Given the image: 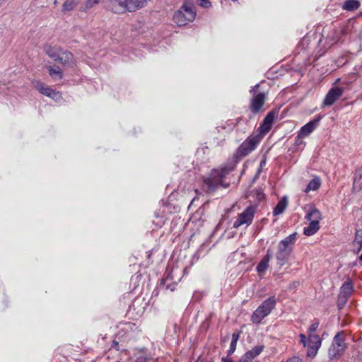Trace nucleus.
Returning <instances> with one entry per match:
<instances>
[{
    "label": "nucleus",
    "instance_id": "obj_1",
    "mask_svg": "<svg viewBox=\"0 0 362 362\" xmlns=\"http://www.w3.org/2000/svg\"><path fill=\"white\" fill-rule=\"evenodd\" d=\"M231 171L230 168H222L211 171L210 177L204 180L203 188L208 192L216 190L219 186L224 188L229 187V182L224 181L225 177Z\"/></svg>",
    "mask_w": 362,
    "mask_h": 362
},
{
    "label": "nucleus",
    "instance_id": "obj_2",
    "mask_svg": "<svg viewBox=\"0 0 362 362\" xmlns=\"http://www.w3.org/2000/svg\"><path fill=\"white\" fill-rule=\"evenodd\" d=\"M196 16L197 12L194 4L190 1H186L175 13L173 20L178 26H184L192 22Z\"/></svg>",
    "mask_w": 362,
    "mask_h": 362
},
{
    "label": "nucleus",
    "instance_id": "obj_3",
    "mask_svg": "<svg viewBox=\"0 0 362 362\" xmlns=\"http://www.w3.org/2000/svg\"><path fill=\"white\" fill-rule=\"evenodd\" d=\"M296 240V233H294L279 242L276 252V259L277 264L281 267L284 266L289 258Z\"/></svg>",
    "mask_w": 362,
    "mask_h": 362
},
{
    "label": "nucleus",
    "instance_id": "obj_4",
    "mask_svg": "<svg viewBox=\"0 0 362 362\" xmlns=\"http://www.w3.org/2000/svg\"><path fill=\"white\" fill-rule=\"evenodd\" d=\"M276 305V299L274 296H271L264 300L252 313L251 321L253 323L259 324L264 318L272 313Z\"/></svg>",
    "mask_w": 362,
    "mask_h": 362
},
{
    "label": "nucleus",
    "instance_id": "obj_5",
    "mask_svg": "<svg viewBox=\"0 0 362 362\" xmlns=\"http://www.w3.org/2000/svg\"><path fill=\"white\" fill-rule=\"evenodd\" d=\"M347 345L345 343L344 332H339L334 337L332 344L328 350V356L330 359L339 358L345 351Z\"/></svg>",
    "mask_w": 362,
    "mask_h": 362
},
{
    "label": "nucleus",
    "instance_id": "obj_6",
    "mask_svg": "<svg viewBox=\"0 0 362 362\" xmlns=\"http://www.w3.org/2000/svg\"><path fill=\"white\" fill-rule=\"evenodd\" d=\"M262 138V135L259 133L250 136L237 149L236 156L245 157L247 156L257 148Z\"/></svg>",
    "mask_w": 362,
    "mask_h": 362
},
{
    "label": "nucleus",
    "instance_id": "obj_7",
    "mask_svg": "<svg viewBox=\"0 0 362 362\" xmlns=\"http://www.w3.org/2000/svg\"><path fill=\"white\" fill-rule=\"evenodd\" d=\"M300 343L303 347L308 346L307 356L313 358L316 356L322 344V340L317 334H308V341L303 334L299 335Z\"/></svg>",
    "mask_w": 362,
    "mask_h": 362
},
{
    "label": "nucleus",
    "instance_id": "obj_8",
    "mask_svg": "<svg viewBox=\"0 0 362 362\" xmlns=\"http://www.w3.org/2000/svg\"><path fill=\"white\" fill-rule=\"evenodd\" d=\"M259 84H256L250 93L252 94V98L250 100V109L253 113L259 112L264 105L267 93H257L256 90L259 88Z\"/></svg>",
    "mask_w": 362,
    "mask_h": 362
},
{
    "label": "nucleus",
    "instance_id": "obj_9",
    "mask_svg": "<svg viewBox=\"0 0 362 362\" xmlns=\"http://www.w3.org/2000/svg\"><path fill=\"white\" fill-rule=\"evenodd\" d=\"M105 8L115 13L121 14L126 11L132 12L129 8L128 0H105Z\"/></svg>",
    "mask_w": 362,
    "mask_h": 362
},
{
    "label": "nucleus",
    "instance_id": "obj_10",
    "mask_svg": "<svg viewBox=\"0 0 362 362\" xmlns=\"http://www.w3.org/2000/svg\"><path fill=\"white\" fill-rule=\"evenodd\" d=\"M255 212V207L248 206L243 212L239 214L237 220L233 223V227L238 228L240 226L246 224L249 226L252 223Z\"/></svg>",
    "mask_w": 362,
    "mask_h": 362
},
{
    "label": "nucleus",
    "instance_id": "obj_11",
    "mask_svg": "<svg viewBox=\"0 0 362 362\" xmlns=\"http://www.w3.org/2000/svg\"><path fill=\"white\" fill-rule=\"evenodd\" d=\"M344 91V88L342 87L335 86L332 88L327 93L323 105L325 106H331L342 95Z\"/></svg>",
    "mask_w": 362,
    "mask_h": 362
},
{
    "label": "nucleus",
    "instance_id": "obj_12",
    "mask_svg": "<svg viewBox=\"0 0 362 362\" xmlns=\"http://www.w3.org/2000/svg\"><path fill=\"white\" fill-rule=\"evenodd\" d=\"M55 61L66 67H73L76 65V59L72 53L64 49H62Z\"/></svg>",
    "mask_w": 362,
    "mask_h": 362
},
{
    "label": "nucleus",
    "instance_id": "obj_13",
    "mask_svg": "<svg viewBox=\"0 0 362 362\" xmlns=\"http://www.w3.org/2000/svg\"><path fill=\"white\" fill-rule=\"evenodd\" d=\"M320 119H321V117H318L317 118H315V119L310 121L306 124L300 128V131L298 132L299 136L300 137H306L308 135H310L315 130V129L318 126Z\"/></svg>",
    "mask_w": 362,
    "mask_h": 362
},
{
    "label": "nucleus",
    "instance_id": "obj_14",
    "mask_svg": "<svg viewBox=\"0 0 362 362\" xmlns=\"http://www.w3.org/2000/svg\"><path fill=\"white\" fill-rule=\"evenodd\" d=\"M276 113L274 111L269 112L267 116L264 117L262 124H261L260 127L259 128V130L262 135V136L269 132V130L272 128V123L274 122V119L275 118Z\"/></svg>",
    "mask_w": 362,
    "mask_h": 362
},
{
    "label": "nucleus",
    "instance_id": "obj_15",
    "mask_svg": "<svg viewBox=\"0 0 362 362\" xmlns=\"http://www.w3.org/2000/svg\"><path fill=\"white\" fill-rule=\"evenodd\" d=\"M35 87L42 94L50 97L55 100H58L61 98L59 93L55 92L52 88L41 82H37Z\"/></svg>",
    "mask_w": 362,
    "mask_h": 362
},
{
    "label": "nucleus",
    "instance_id": "obj_16",
    "mask_svg": "<svg viewBox=\"0 0 362 362\" xmlns=\"http://www.w3.org/2000/svg\"><path fill=\"white\" fill-rule=\"evenodd\" d=\"M42 49L49 57L55 61L56 59L58 57L62 48L58 45L46 44L43 46Z\"/></svg>",
    "mask_w": 362,
    "mask_h": 362
},
{
    "label": "nucleus",
    "instance_id": "obj_17",
    "mask_svg": "<svg viewBox=\"0 0 362 362\" xmlns=\"http://www.w3.org/2000/svg\"><path fill=\"white\" fill-rule=\"evenodd\" d=\"M263 350V346H256L250 351L246 352L240 359L239 362H252V360L259 355Z\"/></svg>",
    "mask_w": 362,
    "mask_h": 362
},
{
    "label": "nucleus",
    "instance_id": "obj_18",
    "mask_svg": "<svg viewBox=\"0 0 362 362\" xmlns=\"http://www.w3.org/2000/svg\"><path fill=\"white\" fill-rule=\"evenodd\" d=\"M305 218L310 223L320 224V221L322 219V214L316 207L312 206L308 211Z\"/></svg>",
    "mask_w": 362,
    "mask_h": 362
},
{
    "label": "nucleus",
    "instance_id": "obj_19",
    "mask_svg": "<svg viewBox=\"0 0 362 362\" xmlns=\"http://www.w3.org/2000/svg\"><path fill=\"white\" fill-rule=\"evenodd\" d=\"M272 258V255L269 252V250L267 251V254L262 259V260L259 262V263L257 264L256 270L257 272L261 274H264L266 270L269 267V261Z\"/></svg>",
    "mask_w": 362,
    "mask_h": 362
},
{
    "label": "nucleus",
    "instance_id": "obj_20",
    "mask_svg": "<svg viewBox=\"0 0 362 362\" xmlns=\"http://www.w3.org/2000/svg\"><path fill=\"white\" fill-rule=\"evenodd\" d=\"M353 290V286L350 282H344L340 291V300H343V303H346L348 300L349 296L351 295Z\"/></svg>",
    "mask_w": 362,
    "mask_h": 362
},
{
    "label": "nucleus",
    "instance_id": "obj_21",
    "mask_svg": "<svg viewBox=\"0 0 362 362\" xmlns=\"http://www.w3.org/2000/svg\"><path fill=\"white\" fill-rule=\"evenodd\" d=\"M353 189L354 191L357 192L362 189V167L356 170L353 182Z\"/></svg>",
    "mask_w": 362,
    "mask_h": 362
},
{
    "label": "nucleus",
    "instance_id": "obj_22",
    "mask_svg": "<svg viewBox=\"0 0 362 362\" xmlns=\"http://www.w3.org/2000/svg\"><path fill=\"white\" fill-rule=\"evenodd\" d=\"M353 245L354 252L358 254L362 249V230H356Z\"/></svg>",
    "mask_w": 362,
    "mask_h": 362
},
{
    "label": "nucleus",
    "instance_id": "obj_23",
    "mask_svg": "<svg viewBox=\"0 0 362 362\" xmlns=\"http://www.w3.org/2000/svg\"><path fill=\"white\" fill-rule=\"evenodd\" d=\"M80 3V0H65L62 6V11L68 13L74 10Z\"/></svg>",
    "mask_w": 362,
    "mask_h": 362
},
{
    "label": "nucleus",
    "instance_id": "obj_24",
    "mask_svg": "<svg viewBox=\"0 0 362 362\" xmlns=\"http://www.w3.org/2000/svg\"><path fill=\"white\" fill-rule=\"evenodd\" d=\"M321 186V180L319 177H314V178L310 181V182L308 184L306 188L305 189L304 192L305 193H308L310 191H315L320 188Z\"/></svg>",
    "mask_w": 362,
    "mask_h": 362
},
{
    "label": "nucleus",
    "instance_id": "obj_25",
    "mask_svg": "<svg viewBox=\"0 0 362 362\" xmlns=\"http://www.w3.org/2000/svg\"><path fill=\"white\" fill-rule=\"evenodd\" d=\"M320 228V224L317 223H310L309 225L304 228L303 233L307 236H311L314 235Z\"/></svg>",
    "mask_w": 362,
    "mask_h": 362
},
{
    "label": "nucleus",
    "instance_id": "obj_26",
    "mask_svg": "<svg viewBox=\"0 0 362 362\" xmlns=\"http://www.w3.org/2000/svg\"><path fill=\"white\" fill-rule=\"evenodd\" d=\"M360 6V3L357 0H346L344 1L342 8L346 11H355Z\"/></svg>",
    "mask_w": 362,
    "mask_h": 362
},
{
    "label": "nucleus",
    "instance_id": "obj_27",
    "mask_svg": "<svg viewBox=\"0 0 362 362\" xmlns=\"http://www.w3.org/2000/svg\"><path fill=\"white\" fill-rule=\"evenodd\" d=\"M49 74L53 78L62 79L63 77V73L62 69L58 66H49L47 67Z\"/></svg>",
    "mask_w": 362,
    "mask_h": 362
},
{
    "label": "nucleus",
    "instance_id": "obj_28",
    "mask_svg": "<svg viewBox=\"0 0 362 362\" xmlns=\"http://www.w3.org/2000/svg\"><path fill=\"white\" fill-rule=\"evenodd\" d=\"M286 206H287V202L285 199H282V200L279 201L273 211V214L274 216H278V215L282 214L284 211V210L286 209Z\"/></svg>",
    "mask_w": 362,
    "mask_h": 362
},
{
    "label": "nucleus",
    "instance_id": "obj_29",
    "mask_svg": "<svg viewBox=\"0 0 362 362\" xmlns=\"http://www.w3.org/2000/svg\"><path fill=\"white\" fill-rule=\"evenodd\" d=\"M101 0H87L84 6L80 8L81 11L86 12L100 3Z\"/></svg>",
    "mask_w": 362,
    "mask_h": 362
},
{
    "label": "nucleus",
    "instance_id": "obj_30",
    "mask_svg": "<svg viewBox=\"0 0 362 362\" xmlns=\"http://www.w3.org/2000/svg\"><path fill=\"white\" fill-rule=\"evenodd\" d=\"M319 326V322H314L308 328V334H315V332L317 330Z\"/></svg>",
    "mask_w": 362,
    "mask_h": 362
},
{
    "label": "nucleus",
    "instance_id": "obj_31",
    "mask_svg": "<svg viewBox=\"0 0 362 362\" xmlns=\"http://www.w3.org/2000/svg\"><path fill=\"white\" fill-rule=\"evenodd\" d=\"M198 4L203 8H209L211 6V2L208 0H197Z\"/></svg>",
    "mask_w": 362,
    "mask_h": 362
},
{
    "label": "nucleus",
    "instance_id": "obj_32",
    "mask_svg": "<svg viewBox=\"0 0 362 362\" xmlns=\"http://www.w3.org/2000/svg\"><path fill=\"white\" fill-rule=\"evenodd\" d=\"M342 33H343V30L341 29L334 30V34L336 35L337 38L332 40V44L337 43L339 41V37H340V35H342Z\"/></svg>",
    "mask_w": 362,
    "mask_h": 362
},
{
    "label": "nucleus",
    "instance_id": "obj_33",
    "mask_svg": "<svg viewBox=\"0 0 362 362\" xmlns=\"http://www.w3.org/2000/svg\"><path fill=\"white\" fill-rule=\"evenodd\" d=\"M237 343L230 342V348L228 350V356H230L234 353L236 349Z\"/></svg>",
    "mask_w": 362,
    "mask_h": 362
},
{
    "label": "nucleus",
    "instance_id": "obj_34",
    "mask_svg": "<svg viewBox=\"0 0 362 362\" xmlns=\"http://www.w3.org/2000/svg\"><path fill=\"white\" fill-rule=\"evenodd\" d=\"M304 137H300L299 136V133H298L296 137V141H295V144L297 145V146H304L305 145V142L303 141V139Z\"/></svg>",
    "mask_w": 362,
    "mask_h": 362
},
{
    "label": "nucleus",
    "instance_id": "obj_35",
    "mask_svg": "<svg viewBox=\"0 0 362 362\" xmlns=\"http://www.w3.org/2000/svg\"><path fill=\"white\" fill-rule=\"evenodd\" d=\"M240 335V332H233L232 334L231 342L237 343L239 339Z\"/></svg>",
    "mask_w": 362,
    "mask_h": 362
},
{
    "label": "nucleus",
    "instance_id": "obj_36",
    "mask_svg": "<svg viewBox=\"0 0 362 362\" xmlns=\"http://www.w3.org/2000/svg\"><path fill=\"white\" fill-rule=\"evenodd\" d=\"M344 304H345V303H343V300H340V295H339V298H338V303H337L338 308L339 309H341Z\"/></svg>",
    "mask_w": 362,
    "mask_h": 362
},
{
    "label": "nucleus",
    "instance_id": "obj_37",
    "mask_svg": "<svg viewBox=\"0 0 362 362\" xmlns=\"http://www.w3.org/2000/svg\"><path fill=\"white\" fill-rule=\"evenodd\" d=\"M221 361L222 362H234L231 358H228V356L223 357L221 358Z\"/></svg>",
    "mask_w": 362,
    "mask_h": 362
},
{
    "label": "nucleus",
    "instance_id": "obj_38",
    "mask_svg": "<svg viewBox=\"0 0 362 362\" xmlns=\"http://www.w3.org/2000/svg\"><path fill=\"white\" fill-rule=\"evenodd\" d=\"M167 288H169V289H170V291H173L174 290V288H175V286L174 285L172 286H168Z\"/></svg>",
    "mask_w": 362,
    "mask_h": 362
},
{
    "label": "nucleus",
    "instance_id": "obj_39",
    "mask_svg": "<svg viewBox=\"0 0 362 362\" xmlns=\"http://www.w3.org/2000/svg\"><path fill=\"white\" fill-rule=\"evenodd\" d=\"M118 345H119L118 342H117V341H114V342H113V346H114L115 347L117 346Z\"/></svg>",
    "mask_w": 362,
    "mask_h": 362
},
{
    "label": "nucleus",
    "instance_id": "obj_40",
    "mask_svg": "<svg viewBox=\"0 0 362 362\" xmlns=\"http://www.w3.org/2000/svg\"><path fill=\"white\" fill-rule=\"evenodd\" d=\"M263 197V194L262 193H259V199H261Z\"/></svg>",
    "mask_w": 362,
    "mask_h": 362
},
{
    "label": "nucleus",
    "instance_id": "obj_41",
    "mask_svg": "<svg viewBox=\"0 0 362 362\" xmlns=\"http://www.w3.org/2000/svg\"><path fill=\"white\" fill-rule=\"evenodd\" d=\"M57 4V0H55V1H54V5H56Z\"/></svg>",
    "mask_w": 362,
    "mask_h": 362
},
{
    "label": "nucleus",
    "instance_id": "obj_42",
    "mask_svg": "<svg viewBox=\"0 0 362 362\" xmlns=\"http://www.w3.org/2000/svg\"><path fill=\"white\" fill-rule=\"evenodd\" d=\"M359 259L362 262V255L360 256Z\"/></svg>",
    "mask_w": 362,
    "mask_h": 362
}]
</instances>
